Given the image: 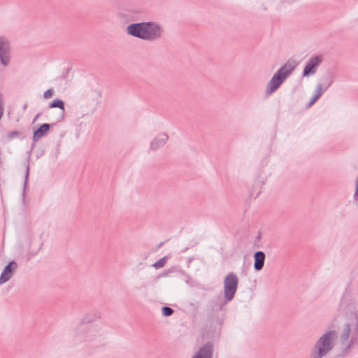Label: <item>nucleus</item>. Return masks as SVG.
Segmentation results:
<instances>
[{
	"instance_id": "393cba45",
	"label": "nucleus",
	"mask_w": 358,
	"mask_h": 358,
	"mask_svg": "<svg viewBox=\"0 0 358 358\" xmlns=\"http://www.w3.org/2000/svg\"><path fill=\"white\" fill-rule=\"evenodd\" d=\"M172 272V271L171 269H167V270H165L163 273V275H166L169 273H171Z\"/></svg>"
},
{
	"instance_id": "5701e85b",
	"label": "nucleus",
	"mask_w": 358,
	"mask_h": 358,
	"mask_svg": "<svg viewBox=\"0 0 358 358\" xmlns=\"http://www.w3.org/2000/svg\"><path fill=\"white\" fill-rule=\"evenodd\" d=\"M29 166H27L26 174H25L24 182V191L25 190V188H26V186H27V180H28V176H29Z\"/></svg>"
},
{
	"instance_id": "dca6fc26",
	"label": "nucleus",
	"mask_w": 358,
	"mask_h": 358,
	"mask_svg": "<svg viewBox=\"0 0 358 358\" xmlns=\"http://www.w3.org/2000/svg\"><path fill=\"white\" fill-rule=\"evenodd\" d=\"M324 92V90L322 89V85L317 84L313 97L315 100H317L322 96Z\"/></svg>"
},
{
	"instance_id": "412c9836",
	"label": "nucleus",
	"mask_w": 358,
	"mask_h": 358,
	"mask_svg": "<svg viewBox=\"0 0 358 358\" xmlns=\"http://www.w3.org/2000/svg\"><path fill=\"white\" fill-rule=\"evenodd\" d=\"M20 134V132L18 131L13 130V131H9L7 134V138L8 139H13L14 138H16V137L19 136Z\"/></svg>"
},
{
	"instance_id": "7ed1b4c3",
	"label": "nucleus",
	"mask_w": 358,
	"mask_h": 358,
	"mask_svg": "<svg viewBox=\"0 0 358 358\" xmlns=\"http://www.w3.org/2000/svg\"><path fill=\"white\" fill-rule=\"evenodd\" d=\"M296 66L297 63L294 59H288L287 62L274 73L271 79L267 83L266 95L270 96L276 91L286 78L292 74Z\"/></svg>"
},
{
	"instance_id": "b1692460",
	"label": "nucleus",
	"mask_w": 358,
	"mask_h": 358,
	"mask_svg": "<svg viewBox=\"0 0 358 358\" xmlns=\"http://www.w3.org/2000/svg\"><path fill=\"white\" fill-rule=\"evenodd\" d=\"M317 100H315L314 98L312 96L310 101L308 103V106H312Z\"/></svg>"
},
{
	"instance_id": "a878e982",
	"label": "nucleus",
	"mask_w": 358,
	"mask_h": 358,
	"mask_svg": "<svg viewBox=\"0 0 358 358\" xmlns=\"http://www.w3.org/2000/svg\"><path fill=\"white\" fill-rule=\"evenodd\" d=\"M355 189H357V191L358 192V177L357 178V180H356V187H355Z\"/></svg>"
},
{
	"instance_id": "6ab92c4d",
	"label": "nucleus",
	"mask_w": 358,
	"mask_h": 358,
	"mask_svg": "<svg viewBox=\"0 0 358 358\" xmlns=\"http://www.w3.org/2000/svg\"><path fill=\"white\" fill-rule=\"evenodd\" d=\"M324 84L325 85L324 91H326L333 83V78L330 76H325L322 78Z\"/></svg>"
},
{
	"instance_id": "f257e3e1",
	"label": "nucleus",
	"mask_w": 358,
	"mask_h": 358,
	"mask_svg": "<svg viewBox=\"0 0 358 358\" xmlns=\"http://www.w3.org/2000/svg\"><path fill=\"white\" fill-rule=\"evenodd\" d=\"M340 342L344 347L338 357H343L350 354L351 350L358 345V314L352 313L341 328L338 334Z\"/></svg>"
},
{
	"instance_id": "9b49d317",
	"label": "nucleus",
	"mask_w": 358,
	"mask_h": 358,
	"mask_svg": "<svg viewBox=\"0 0 358 358\" xmlns=\"http://www.w3.org/2000/svg\"><path fill=\"white\" fill-rule=\"evenodd\" d=\"M55 125V123L50 124L48 123H44L41 124L38 129L34 131L33 133V143L37 142L39 139L43 138L47 132L50 130L51 126ZM34 144H32V147Z\"/></svg>"
},
{
	"instance_id": "4be33fe9",
	"label": "nucleus",
	"mask_w": 358,
	"mask_h": 358,
	"mask_svg": "<svg viewBox=\"0 0 358 358\" xmlns=\"http://www.w3.org/2000/svg\"><path fill=\"white\" fill-rule=\"evenodd\" d=\"M54 90L52 89H48L43 93V97L45 99H49L52 96Z\"/></svg>"
},
{
	"instance_id": "1a4fd4ad",
	"label": "nucleus",
	"mask_w": 358,
	"mask_h": 358,
	"mask_svg": "<svg viewBox=\"0 0 358 358\" xmlns=\"http://www.w3.org/2000/svg\"><path fill=\"white\" fill-rule=\"evenodd\" d=\"M17 268V264L15 261H10L3 268L0 275V285L8 281Z\"/></svg>"
},
{
	"instance_id": "a211bd4d",
	"label": "nucleus",
	"mask_w": 358,
	"mask_h": 358,
	"mask_svg": "<svg viewBox=\"0 0 358 358\" xmlns=\"http://www.w3.org/2000/svg\"><path fill=\"white\" fill-rule=\"evenodd\" d=\"M174 310L173 308L169 306H163L162 308V313L163 316L164 317H169L173 315Z\"/></svg>"
},
{
	"instance_id": "20e7f679",
	"label": "nucleus",
	"mask_w": 358,
	"mask_h": 358,
	"mask_svg": "<svg viewBox=\"0 0 358 358\" xmlns=\"http://www.w3.org/2000/svg\"><path fill=\"white\" fill-rule=\"evenodd\" d=\"M338 337V333L336 330L327 331L314 344L310 358H322L335 345V341Z\"/></svg>"
},
{
	"instance_id": "4468645a",
	"label": "nucleus",
	"mask_w": 358,
	"mask_h": 358,
	"mask_svg": "<svg viewBox=\"0 0 358 358\" xmlns=\"http://www.w3.org/2000/svg\"><path fill=\"white\" fill-rule=\"evenodd\" d=\"M229 301H227L224 297L223 299L221 296H216L213 300V308L217 311L221 310Z\"/></svg>"
},
{
	"instance_id": "0eeeda50",
	"label": "nucleus",
	"mask_w": 358,
	"mask_h": 358,
	"mask_svg": "<svg viewBox=\"0 0 358 358\" xmlns=\"http://www.w3.org/2000/svg\"><path fill=\"white\" fill-rule=\"evenodd\" d=\"M322 57L321 55H315L310 58L303 68V76L308 77L310 75H313L316 72L317 67L322 64Z\"/></svg>"
},
{
	"instance_id": "f3484780",
	"label": "nucleus",
	"mask_w": 358,
	"mask_h": 358,
	"mask_svg": "<svg viewBox=\"0 0 358 358\" xmlns=\"http://www.w3.org/2000/svg\"><path fill=\"white\" fill-rule=\"evenodd\" d=\"M166 262V257H164L161 259H159L158 261H157L155 263L152 264V266L155 268H161L164 266Z\"/></svg>"
},
{
	"instance_id": "bb28decb",
	"label": "nucleus",
	"mask_w": 358,
	"mask_h": 358,
	"mask_svg": "<svg viewBox=\"0 0 358 358\" xmlns=\"http://www.w3.org/2000/svg\"><path fill=\"white\" fill-rule=\"evenodd\" d=\"M358 196V192L357 191V189H355V194H354V197H356Z\"/></svg>"
},
{
	"instance_id": "9d476101",
	"label": "nucleus",
	"mask_w": 358,
	"mask_h": 358,
	"mask_svg": "<svg viewBox=\"0 0 358 358\" xmlns=\"http://www.w3.org/2000/svg\"><path fill=\"white\" fill-rule=\"evenodd\" d=\"M214 346L210 342L205 343L192 358H213Z\"/></svg>"
},
{
	"instance_id": "2eb2a0df",
	"label": "nucleus",
	"mask_w": 358,
	"mask_h": 358,
	"mask_svg": "<svg viewBox=\"0 0 358 358\" xmlns=\"http://www.w3.org/2000/svg\"><path fill=\"white\" fill-rule=\"evenodd\" d=\"M50 108H58L59 109H62L63 111L64 110V103L62 99H56L53 100L50 104H49Z\"/></svg>"
},
{
	"instance_id": "f8f14e48",
	"label": "nucleus",
	"mask_w": 358,
	"mask_h": 358,
	"mask_svg": "<svg viewBox=\"0 0 358 358\" xmlns=\"http://www.w3.org/2000/svg\"><path fill=\"white\" fill-rule=\"evenodd\" d=\"M169 137L168 135L165 133L159 134L157 136L155 137L153 141L150 143V149L152 150H156L158 148L162 147L166 143Z\"/></svg>"
},
{
	"instance_id": "39448f33",
	"label": "nucleus",
	"mask_w": 358,
	"mask_h": 358,
	"mask_svg": "<svg viewBox=\"0 0 358 358\" xmlns=\"http://www.w3.org/2000/svg\"><path fill=\"white\" fill-rule=\"evenodd\" d=\"M98 331L92 324L81 323L78 328L75 338L78 342H91L98 337Z\"/></svg>"
},
{
	"instance_id": "423d86ee",
	"label": "nucleus",
	"mask_w": 358,
	"mask_h": 358,
	"mask_svg": "<svg viewBox=\"0 0 358 358\" xmlns=\"http://www.w3.org/2000/svg\"><path fill=\"white\" fill-rule=\"evenodd\" d=\"M238 278L234 272L229 273L224 280V295L227 301H232L236 293Z\"/></svg>"
},
{
	"instance_id": "f03ea898",
	"label": "nucleus",
	"mask_w": 358,
	"mask_h": 358,
	"mask_svg": "<svg viewBox=\"0 0 358 358\" xmlns=\"http://www.w3.org/2000/svg\"><path fill=\"white\" fill-rule=\"evenodd\" d=\"M127 34L145 41L159 39L164 32L163 27L156 22L148 21L131 23L127 27Z\"/></svg>"
},
{
	"instance_id": "c85d7f7f",
	"label": "nucleus",
	"mask_w": 358,
	"mask_h": 358,
	"mask_svg": "<svg viewBox=\"0 0 358 358\" xmlns=\"http://www.w3.org/2000/svg\"><path fill=\"white\" fill-rule=\"evenodd\" d=\"M38 117H39V114L36 115V117H34V121H35L36 119H38Z\"/></svg>"
},
{
	"instance_id": "6e6552de",
	"label": "nucleus",
	"mask_w": 358,
	"mask_h": 358,
	"mask_svg": "<svg viewBox=\"0 0 358 358\" xmlns=\"http://www.w3.org/2000/svg\"><path fill=\"white\" fill-rule=\"evenodd\" d=\"M10 45L8 41L3 37H0V62L7 66L10 64Z\"/></svg>"
},
{
	"instance_id": "ddd939ff",
	"label": "nucleus",
	"mask_w": 358,
	"mask_h": 358,
	"mask_svg": "<svg viewBox=\"0 0 358 358\" xmlns=\"http://www.w3.org/2000/svg\"><path fill=\"white\" fill-rule=\"evenodd\" d=\"M266 255L264 252L262 251H257L254 254V259H255V263H254V268L259 271L262 270L264 265Z\"/></svg>"
},
{
	"instance_id": "aec40b11",
	"label": "nucleus",
	"mask_w": 358,
	"mask_h": 358,
	"mask_svg": "<svg viewBox=\"0 0 358 358\" xmlns=\"http://www.w3.org/2000/svg\"><path fill=\"white\" fill-rule=\"evenodd\" d=\"M4 111V101L3 95L0 93V120L2 118L3 115Z\"/></svg>"
},
{
	"instance_id": "cd10ccee",
	"label": "nucleus",
	"mask_w": 358,
	"mask_h": 358,
	"mask_svg": "<svg viewBox=\"0 0 358 358\" xmlns=\"http://www.w3.org/2000/svg\"><path fill=\"white\" fill-rule=\"evenodd\" d=\"M59 145H57V155L59 154Z\"/></svg>"
}]
</instances>
